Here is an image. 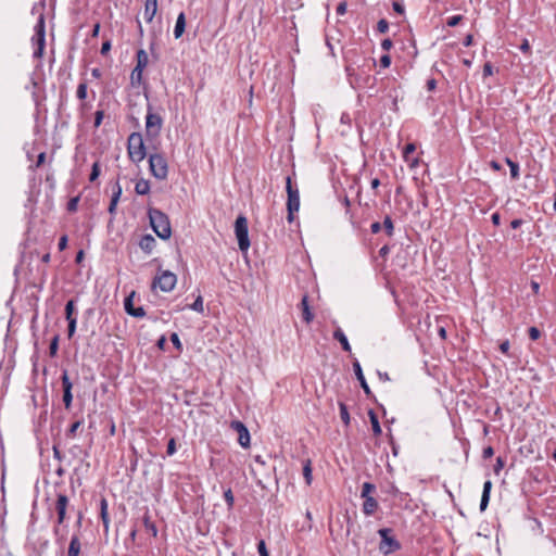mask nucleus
<instances>
[{
    "label": "nucleus",
    "instance_id": "obj_1",
    "mask_svg": "<svg viewBox=\"0 0 556 556\" xmlns=\"http://www.w3.org/2000/svg\"><path fill=\"white\" fill-rule=\"evenodd\" d=\"M149 219L152 229L161 239H168L172 236L169 219L166 214L157 208L149 210Z\"/></svg>",
    "mask_w": 556,
    "mask_h": 556
},
{
    "label": "nucleus",
    "instance_id": "obj_2",
    "mask_svg": "<svg viewBox=\"0 0 556 556\" xmlns=\"http://www.w3.org/2000/svg\"><path fill=\"white\" fill-rule=\"evenodd\" d=\"M127 151L129 159L134 163H140L141 161L144 160L147 152L141 134L132 132L128 137Z\"/></svg>",
    "mask_w": 556,
    "mask_h": 556
},
{
    "label": "nucleus",
    "instance_id": "obj_3",
    "mask_svg": "<svg viewBox=\"0 0 556 556\" xmlns=\"http://www.w3.org/2000/svg\"><path fill=\"white\" fill-rule=\"evenodd\" d=\"M286 189L288 193L287 219L289 223H292L294 219V213L300 210V193L298 187L292 185L291 177L289 176L286 179Z\"/></svg>",
    "mask_w": 556,
    "mask_h": 556
},
{
    "label": "nucleus",
    "instance_id": "obj_4",
    "mask_svg": "<svg viewBox=\"0 0 556 556\" xmlns=\"http://www.w3.org/2000/svg\"><path fill=\"white\" fill-rule=\"evenodd\" d=\"M235 233L238 240L239 249L242 252L248 251L250 248L248 219L242 215L238 216L236 219Z\"/></svg>",
    "mask_w": 556,
    "mask_h": 556
},
{
    "label": "nucleus",
    "instance_id": "obj_5",
    "mask_svg": "<svg viewBox=\"0 0 556 556\" xmlns=\"http://www.w3.org/2000/svg\"><path fill=\"white\" fill-rule=\"evenodd\" d=\"M149 166L151 174L159 180L167 177L168 166L165 157L161 154H151L149 156Z\"/></svg>",
    "mask_w": 556,
    "mask_h": 556
},
{
    "label": "nucleus",
    "instance_id": "obj_6",
    "mask_svg": "<svg viewBox=\"0 0 556 556\" xmlns=\"http://www.w3.org/2000/svg\"><path fill=\"white\" fill-rule=\"evenodd\" d=\"M378 533L381 538V542L379 544V551L383 555H389V554L400 549L401 544L399 543V541L395 538L391 536V529L382 528V529L378 530Z\"/></svg>",
    "mask_w": 556,
    "mask_h": 556
},
{
    "label": "nucleus",
    "instance_id": "obj_7",
    "mask_svg": "<svg viewBox=\"0 0 556 556\" xmlns=\"http://www.w3.org/2000/svg\"><path fill=\"white\" fill-rule=\"evenodd\" d=\"M163 119L159 114L151 111V106L148 109L146 116V132L149 138H155L160 135L162 129Z\"/></svg>",
    "mask_w": 556,
    "mask_h": 556
},
{
    "label": "nucleus",
    "instance_id": "obj_8",
    "mask_svg": "<svg viewBox=\"0 0 556 556\" xmlns=\"http://www.w3.org/2000/svg\"><path fill=\"white\" fill-rule=\"evenodd\" d=\"M177 277L174 273L165 270L154 278L153 287H159L163 292H169L174 289Z\"/></svg>",
    "mask_w": 556,
    "mask_h": 556
},
{
    "label": "nucleus",
    "instance_id": "obj_9",
    "mask_svg": "<svg viewBox=\"0 0 556 556\" xmlns=\"http://www.w3.org/2000/svg\"><path fill=\"white\" fill-rule=\"evenodd\" d=\"M70 507V500L68 497L63 494L59 493L55 501V511L58 514V525H62L66 519V511Z\"/></svg>",
    "mask_w": 556,
    "mask_h": 556
},
{
    "label": "nucleus",
    "instance_id": "obj_10",
    "mask_svg": "<svg viewBox=\"0 0 556 556\" xmlns=\"http://www.w3.org/2000/svg\"><path fill=\"white\" fill-rule=\"evenodd\" d=\"M231 429H233L236 432H238L239 438L238 442L242 447H249L250 446V433L248 428L243 425V422L239 420L231 421L230 425Z\"/></svg>",
    "mask_w": 556,
    "mask_h": 556
},
{
    "label": "nucleus",
    "instance_id": "obj_11",
    "mask_svg": "<svg viewBox=\"0 0 556 556\" xmlns=\"http://www.w3.org/2000/svg\"><path fill=\"white\" fill-rule=\"evenodd\" d=\"M61 381H62V387H63V403H64L65 408L68 409L72 406V401H73V394H72L73 383L71 382L66 370L63 371Z\"/></svg>",
    "mask_w": 556,
    "mask_h": 556
},
{
    "label": "nucleus",
    "instance_id": "obj_12",
    "mask_svg": "<svg viewBox=\"0 0 556 556\" xmlns=\"http://www.w3.org/2000/svg\"><path fill=\"white\" fill-rule=\"evenodd\" d=\"M353 370H354V374L357 378V380L359 381L361 383V387L362 389L364 390V392L369 395L370 394V388L369 386L367 384V381L364 377V374H363V370H362V367H361V364L357 359H355L353 362Z\"/></svg>",
    "mask_w": 556,
    "mask_h": 556
},
{
    "label": "nucleus",
    "instance_id": "obj_13",
    "mask_svg": "<svg viewBox=\"0 0 556 556\" xmlns=\"http://www.w3.org/2000/svg\"><path fill=\"white\" fill-rule=\"evenodd\" d=\"M121 195H122V187H121L119 182L116 181V184L113 187V193H112L111 202L109 205V213L111 215H115L117 203L121 199Z\"/></svg>",
    "mask_w": 556,
    "mask_h": 556
},
{
    "label": "nucleus",
    "instance_id": "obj_14",
    "mask_svg": "<svg viewBox=\"0 0 556 556\" xmlns=\"http://www.w3.org/2000/svg\"><path fill=\"white\" fill-rule=\"evenodd\" d=\"M156 245V241L153 236L151 235H144L139 241L140 249L146 252L147 254H150Z\"/></svg>",
    "mask_w": 556,
    "mask_h": 556
},
{
    "label": "nucleus",
    "instance_id": "obj_15",
    "mask_svg": "<svg viewBox=\"0 0 556 556\" xmlns=\"http://www.w3.org/2000/svg\"><path fill=\"white\" fill-rule=\"evenodd\" d=\"M157 11V0H146L143 16L148 23L152 22Z\"/></svg>",
    "mask_w": 556,
    "mask_h": 556
},
{
    "label": "nucleus",
    "instance_id": "obj_16",
    "mask_svg": "<svg viewBox=\"0 0 556 556\" xmlns=\"http://www.w3.org/2000/svg\"><path fill=\"white\" fill-rule=\"evenodd\" d=\"M185 28H186V16H185L184 12H180L177 16L175 28H174L175 39H179L184 35Z\"/></svg>",
    "mask_w": 556,
    "mask_h": 556
},
{
    "label": "nucleus",
    "instance_id": "obj_17",
    "mask_svg": "<svg viewBox=\"0 0 556 556\" xmlns=\"http://www.w3.org/2000/svg\"><path fill=\"white\" fill-rule=\"evenodd\" d=\"M33 41L37 45V49L34 51V58H41L46 45V35L35 34L33 36Z\"/></svg>",
    "mask_w": 556,
    "mask_h": 556
},
{
    "label": "nucleus",
    "instance_id": "obj_18",
    "mask_svg": "<svg viewBox=\"0 0 556 556\" xmlns=\"http://www.w3.org/2000/svg\"><path fill=\"white\" fill-rule=\"evenodd\" d=\"M492 489V482L490 480H486L483 484V491L482 496L480 501V510L483 511L488 507L489 501H490V492Z\"/></svg>",
    "mask_w": 556,
    "mask_h": 556
},
{
    "label": "nucleus",
    "instance_id": "obj_19",
    "mask_svg": "<svg viewBox=\"0 0 556 556\" xmlns=\"http://www.w3.org/2000/svg\"><path fill=\"white\" fill-rule=\"evenodd\" d=\"M301 308H302V316H303L304 321L306 324H309L313 320L314 315H313V313L309 309L307 295H304L302 298V300H301Z\"/></svg>",
    "mask_w": 556,
    "mask_h": 556
},
{
    "label": "nucleus",
    "instance_id": "obj_20",
    "mask_svg": "<svg viewBox=\"0 0 556 556\" xmlns=\"http://www.w3.org/2000/svg\"><path fill=\"white\" fill-rule=\"evenodd\" d=\"M416 150V146L414 143H408L403 149V157L404 160L409 163L410 167H416L418 165V159L410 160L409 155L413 154Z\"/></svg>",
    "mask_w": 556,
    "mask_h": 556
},
{
    "label": "nucleus",
    "instance_id": "obj_21",
    "mask_svg": "<svg viewBox=\"0 0 556 556\" xmlns=\"http://www.w3.org/2000/svg\"><path fill=\"white\" fill-rule=\"evenodd\" d=\"M333 338L338 340L345 352H351L349 340L341 328H337L333 332Z\"/></svg>",
    "mask_w": 556,
    "mask_h": 556
},
{
    "label": "nucleus",
    "instance_id": "obj_22",
    "mask_svg": "<svg viewBox=\"0 0 556 556\" xmlns=\"http://www.w3.org/2000/svg\"><path fill=\"white\" fill-rule=\"evenodd\" d=\"M378 508V502L374 497H367L363 503V511L366 516L372 515Z\"/></svg>",
    "mask_w": 556,
    "mask_h": 556
},
{
    "label": "nucleus",
    "instance_id": "obj_23",
    "mask_svg": "<svg viewBox=\"0 0 556 556\" xmlns=\"http://www.w3.org/2000/svg\"><path fill=\"white\" fill-rule=\"evenodd\" d=\"M80 547L79 538L77 535H73L68 545L67 556H79Z\"/></svg>",
    "mask_w": 556,
    "mask_h": 556
},
{
    "label": "nucleus",
    "instance_id": "obj_24",
    "mask_svg": "<svg viewBox=\"0 0 556 556\" xmlns=\"http://www.w3.org/2000/svg\"><path fill=\"white\" fill-rule=\"evenodd\" d=\"M100 515H101V519H102L104 529H105V531H108L110 519H109V513H108V502L105 498H102L100 502Z\"/></svg>",
    "mask_w": 556,
    "mask_h": 556
},
{
    "label": "nucleus",
    "instance_id": "obj_25",
    "mask_svg": "<svg viewBox=\"0 0 556 556\" xmlns=\"http://www.w3.org/2000/svg\"><path fill=\"white\" fill-rule=\"evenodd\" d=\"M136 58H137V64L135 67H139V70L144 71V68L147 67V65L149 63L148 53L143 49H140L137 51Z\"/></svg>",
    "mask_w": 556,
    "mask_h": 556
},
{
    "label": "nucleus",
    "instance_id": "obj_26",
    "mask_svg": "<svg viewBox=\"0 0 556 556\" xmlns=\"http://www.w3.org/2000/svg\"><path fill=\"white\" fill-rule=\"evenodd\" d=\"M142 70L135 67L130 74V84L132 87H139L142 84Z\"/></svg>",
    "mask_w": 556,
    "mask_h": 556
},
{
    "label": "nucleus",
    "instance_id": "obj_27",
    "mask_svg": "<svg viewBox=\"0 0 556 556\" xmlns=\"http://www.w3.org/2000/svg\"><path fill=\"white\" fill-rule=\"evenodd\" d=\"M135 191L137 194L144 195L150 192V184L148 180L140 179L137 181L135 186Z\"/></svg>",
    "mask_w": 556,
    "mask_h": 556
},
{
    "label": "nucleus",
    "instance_id": "obj_28",
    "mask_svg": "<svg viewBox=\"0 0 556 556\" xmlns=\"http://www.w3.org/2000/svg\"><path fill=\"white\" fill-rule=\"evenodd\" d=\"M369 419H370L371 428H372L375 435H380L381 427H380L377 415L372 410H369Z\"/></svg>",
    "mask_w": 556,
    "mask_h": 556
},
{
    "label": "nucleus",
    "instance_id": "obj_29",
    "mask_svg": "<svg viewBox=\"0 0 556 556\" xmlns=\"http://www.w3.org/2000/svg\"><path fill=\"white\" fill-rule=\"evenodd\" d=\"M303 476H304V479H305V482L306 484H311L312 483V480H313V476H312V465H311V460L307 459L303 466Z\"/></svg>",
    "mask_w": 556,
    "mask_h": 556
},
{
    "label": "nucleus",
    "instance_id": "obj_30",
    "mask_svg": "<svg viewBox=\"0 0 556 556\" xmlns=\"http://www.w3.org/2000/svg\"><path fill=\"white\" fill-rule=\"evenodd\" d=\"M506 163L509 166L511 178L518 179L519 178V165L508 157L506 159Z\"/></svg>",
    "mask_w": 556,
    "mask_h": 556
},
{
    "label": "nucleus",
    "instance_id": "obj_31",
    "mask_svg": "<svg viewBox=\"0 0 556 556\" xmlns=\"http://www.w3.org/2000/svg\"><path fill=\"white\" fill-rule=\"evenodd\" d=\"M375 489H376V488H375V485H374L372 483H370V482H365V483H363V485H362V493H361V496H362L364 500H365V498H367V497H371V496H370V493H371L372 491H375Z\"/></svg>",
    "mask_w": 556,
    "mask_h": 556
},
{
    "label": "nucleus",
    "instance_id": "obj_32",
    "mask_svg": "<svg viewBox=\"0 0 556 556\" xmlns=\"http://www.w3.org/2000/svg\"><path fill=\"white\" fill-rule=\"evenodd\" d=\"M339 408H340V417L342 419V421L345 424V425H349L350 422V414L348 412V407L344 403H339Z\"/></svg>",
    "mask_w": 556,
    "mask_h": 556
},
{
    "label": "nucleus",
    "instance_id": "obj_33",
    "mask_svg": "<svg viewBox=\"0 0 556 556\" xmlns=\"http://www.w3.org/2000/svg\"><path fill=\"white\" fill-rule=\"evenodd\" d=\"M383 228L389 237L393 236L394 226L390 216L384 217Z\"/></svg>",
    "mask_w": 556,
    "mask_h": 556
},
{
    "label": "nucleus",
    "instance_id": "obj_34",
    "mask_svg": "<svg viewBox=\"0 0 556 556\" xmlns=\"http://www.w3.org/2000/svg\"><path fill=\"white\" fill-rule=\"evenodd\" d=\"M74 311H75L74 301L73 300L67 301V303L65 305V317H66V320H70L71 318H75L73 316Z\"/></svg>",
    "mask_w": 556,
    "mask_h": 556
},
{
    "label": "nucleus",
    "instance_id": "obj_35",
    "mask_svg": "<svg viewBox=\"0 0 556 556\" xmlns=\"http://www.w3.org/2000/svg\"><path fill=\"white\" fill-rule=\"evenodd\" d=\"M76 96L79 100H84L87 97V84L80 83L77 87Z\"/></svg>",
    "mask_w": 556,
    "mask_h": 556
},
{
    "label": "nucleus",
    "instance_id": "obj_36",
    "mask_svg": "<svg viewBox=\"0 0 556 556\" xmlns=\"http://www.w3.org/2000/svg\"><path fill=\"white\" fill-rule=\"evenodd\" d=\"M190 308L198 312V313H202L203 312V300H202V296L199 295L195 301L190 305Z\"/></svg>",
    "mask_w": 556,
    "mask_h": 556
},
{
    "label": "nucleus",
    "instance_id": "obj_37",
    "mask_svg": "<svg viewBox=\"0 0 556 556\" xmlns=\"http://www.w3.org/2000/svg\"><path fill=\"white\" fill-rule=\"evenodd\" d=\"M35 34H42L46 35L45 30V18L43 15H40L38 18L37 24L35 25Z\"/></svg>",
    "mask_w": 556,
    "mask_h": 556
},
{
    "label": "nucleus",
    "instance_id": "obj_38",
    "mask_svg": "<svg viewBox=\"0 0 556 556\" xmlns=\"http://www.w3.org/2000/svg\"><path fill=\"white\" fill-rule=\"evenodd\" d=\"M224 498L228 505V508L229 509L232 508L233 503H235V497H233L232 491L230 489H228L224 492Z\"/></svg>",
    "mask_w": 556,
    "mask_h": 556
},
{
    "label": "nucleus",
    "instance_id": "obj_39",
    "mask_svg": "<svg viewBox=\"0 0 556 556\" xmlns=\"http://www.w3.org/2000/svg\"><path fill=\"white\" fill-rule=\"evenodd\" d=\"M99 175H100V164L98 162H94L92 165L89 180L94 181L99 177Z\"/></svg>",
    "mask_w": 556,
    "mask_h": 556
},
{
    "label": "nucleus",
    "instance_id": "obj_40",
    "mask_svg": "<svg viewBox=\"0 0 556 556\" xmlns=\"http://www.w3.org/2000/svg\"><path fill=\"white\" fill-rule=\"evenodd\" d=\"M58 348H59V336H55L52 339L50 346H49V353L51 356H54L56 354Z\"/></svg>",
    "mask_w": 556,
    "mask_h": 556
},
{
    "label": "nucleus",
    "instance_id": "obj_41",
    "mask_svg": "<svg viewBox=\"0 0 556 556\" xmlns=\"http://www.w3.org/2000/svg\"><path fill=\"white\" fill-rule=\"evenodd\" d=\"M68 321V327H67V336L68 338H72L76 331V324H77V319L76 318H71Z\"/></svg>",
    "mask_w": 556,
    "mask_h": 556
},
{
    "label": "nucleus",
    "instance_id": "obj_42",
    "mask_svg": "<svg viewBox=\"0 0 556 556\" xmlns=\"http://www.w3.org/2000/svg\"><path fill=\"white\" fill-rule=\"evenodd\" d=\"M128 314L130 316L141 318V317L146 316V311L143 309V307L140 306V307H135L132 311L128 309Z\"/></svg>",
    "mask_w": 556,
    "mask_h": 556
},
{
    "label": "nucleus",
    "instance_id": "obj_43",
    "mask_svg": "<svg viewBox=\"0 0 556 556\" xmlns=\"http://www.w3.org/2000/svg\"><path fill=\"white\" fill-rule=\"evenodd\" d=\"M81 424H83L81 420H77L74 424H72L66 435L73 438L75 435L76 431L78 430V428L81 426Z\"/></svg>",
    "mask_w": 556,
    "mask_h": 556
},
{
    "label": "nucleus",
    "instance_id": "obj_44",
    "mask_svg": "<svg viewBox=\"0 0 556 556\" xmlns=\"http://www.w3.org/2000/svg\"><path fill=\"white\" fill-rule=\"evenodd\" d=\"M463 16L462 15H453L451 17L447 18V26L450 27H455L459 24V22L462 21Z\"/></svg>",
    "mask_w": 556,
    "mask_h": 556
},
{
    "label": "nucleus",
    "instance_id": "obj_45",
    "mask_svg": "<svg viewBox=\"0 0 556 556\" xmlns=\"http://www.w3.org/2000/svg\"><path fill=\"white\" fill-rule=\"evenodd\" d=\"M377 29L381 34L387 33L389 29V23L386 20H380L377 24Z\"/></svg>",
    "mask_w": 556,
    "mask_h": 556
},
{
    "label": "nucleus",
    "instance_id": "obj_46",
    "mask_svg": "<svg viewBox=\"0 0 556 556\" xmlns=\"http://www.w3.org/2000/svg\"><path fill=\"white\" fill-rule=\"evenodd\" d=\"M170 341H172V343L175 345V348L177 350H179V351L182 350V344H181V341H180V339H179L177 333H172L170 334Z\"/></svg>",
    "mask_w": 556,
    "mask_h": 556
},
{
    "label": "nucleus",
    "instance_id": "obj_47",
    "mask_svg": "<svg viewBox=\"0 0 556 556\" xmlns=\"http://www.w3.org/2000/svg\"><path fill=\"white\" fill-rule=\"evenodd\" d=\"M166 453H167L168 456H172V455H174L176 453V441H175L174 438H172L168 441Z\"/></svg>",
    "mask_w": 556,
    "mask_h": 556
},
{
    "label": "nucleus",
    "instance_id": "obj_48",
    "mask_svg": "<svg viewBox=\"0 0 556 556\" xmlns=\"http://www.w3.org/2000/svg\"><path fill=\"white\" fill-rule=\"evenodd\" d=\"M134 294H135V293L132 292L129 296H127V298L125 299L124 307H125V311H126V313H127V314H128V309H129V311H132V309L135 308V307H134V304H132V296H134Z\"/></svg>",
    "mask_w": 556,
    "mask_h": 556
},
{
    "label": "nucleus",
    "instance_id": "obj_49",
    "mask_svg": "<svg viewBox=\"0 0 556 556\" xmlns=\"http://www.w3.org/2000/svg\"><path fill=\"white\" fill-rule=\"evenodd\" d=\"M257 551L260 556H269L268 551L266 548V544L263 540H261L257 544Z\"/></svg>",
    "mask_w": 556,
    "mask_h": 556
},
{
    "label": "nucleus",
    "instance_id": "obj_50",
    "mask_svg": "<svg viewBox=\"0 0 556 556\" xmlns=\"http://www.w3.org/2000/svg\"><path fill=\"white\" fill-rule=\"evenodd\" d=\"M144 525H146V528H147L148 530H150L154 536L157 534L156 527H155V525H154L153 522H151V521L149 520V517H146V518H144Z\"/></svg>",
    "mask_w": 556,
    "mask_h": 556
},
{
    "label": "nucleus",
    "instance_id": "obj_51",
    "mask_svg": "<svg viewBox=\"0 0 556 556\" xmlns=\"http://www.w3.org/2000/svg\"><path fill=\"white\" fill-rule=\"evenodd\" d=\"M541 331L536 327H531L529 329V337L531 340L535 341L540 338Z\"/></svg>",
    "mask_w": 556,
    "mask_h": 556
},
{
    "label": "nucleus",
    "instance_id": "obj_52",
    "mask_svg": "<svg viewBox=\"0 0 556 556\" xmlns=\"http://www.w3.org/2000/svg\"><path fill=\"white\" fill-rule=\"evenodd\" d=\"M103 117H104L103 111L96 112V116H94V126L96 127H99L101 125Z\"/></svg>",
    "mask_w": 556,
    "mask_h": 556
},
{
    "label": "nucleus",
    "instance_id": "obj_53",
    "mask_svg": "<svg viewBox=\"0 0 556 556\" xmlns=\"http://www.w3.org/2000/svg\"><path fill=\"white\" fill-rule=\"evenodd\" d=\"M391 64V58L388 54H384L380 58V65L384 68L389 67Z\"/></svg>",
    "mask_w": 556,
    "mask_h": 556
},
{
    "label": "nucleus",
    "instance_id": "obj_54",
    "mask_svg": "<svg viewBox=\"0 0 556 556\" xmlns=\"http://www.w3.org/2000/svg\"><path fill=\"white\" fill-rule=\"evenodd\" d=\"M509 348H510V344H509V341L508 340H505L503 341L501 344H500V350L502 353L504 354H507L508 351H509Z\"/></svg>",
    "mask_w": 556,
    "mask_h": 556
},
{
    "label": "nucleus",
    "instance_id": "obj_55",
    "mask_svg": "<svg viewBox=\"0 0 556 556\" xmlns=\"http://www.w3.org/2000/svg\"><path fill=\"white\" fill-rule=\"evenodd\" d=\"M336 11H337V14H338V15H343V14H345V12H346V3H345V2H340V3L338 4V7H337V10H336Z\"/></svg>",
    "mask_w": 556,
    "mask_h": 556
},
{
    "label": "nucleus",
    "instance_id": "obj_56",
    "mask_svg": "<svg viewBox=\"0 0 556 556\" xmlns=\"http://www.w3.org/2000/svg\"><path fill=\"white\" fill-rule=\"evenodd\" d=\"M77 203H78V198H73L68 201L67 203V208L68 211H75L76 207H77Z\"/></svg>",
    "mask_w": 556,
    "mask_h": 556
},
{
    "label": "nucleus",
    "instance_id": "obj_57",
    "mask_svg": "<svg viewBox=\"0 0 556 556\" xmlns=\"http://www.w3.org/2000/svg\"><path fill=\"white\" fill-rule=\"evenodd\" d=\"M493 74V67L490 63H485L484 66H483V75L484 76H490Z\"/></svg>",
    "mask_w": 556,
    "mask_h": 556
},
{
    "label": "nucleus",
    "instance_id": "obj_58",
    "mask_svg": "<svg viewBox=\"0 0 556 556\" xmlns=\"http://www.w3.org/2000/svg\"><path fill=\"white\" fill-rule=\"evenodd\" d=\"M58 245H59V250L63 251L67 247V237L66 236L61 237Z\"/></svg>",
    "mask_w": 556,
    "mask_h": 556
},
{
    "label": "nucleus",
    "instance_id": "obj_59",
    "mask_svg": "<svg viewBox=\"0 0 556 556\" xmlns=\"http://www.w3.org/2000/svg\"><path fill=\"white\" fill-rule=\"evenodd\" d=\"M45 161H46V153L45 152L39 153L35 167L41 166L45 163Z\"/></svg>",
    "mask_w": 556,
    "mask_h": 556
},
{
    "label": "nucleus",
    "instance_id": "obj_60",
    "mask_svg": "<svg viewBox=\"0 0 556 556\" xmlns=\"http://www.w3.org/2000/svg\"><path fill=\"white\" fill-rule=\"evenodd\" d=\"M111 50V42L104 41L101 47V54H106Z\"/></svg>",
    "mask_w": 556,
    "mask_h": 556
},
{
    "label": "nucleus",
    "instance_id": "obj_61",
    "mask_svg": "<svg viewBox=\"0 0 556 556\" xmlns=\"http://www.w3.org/2000/svg\"><path fill=\"white\" fill-rule=\"evenodd\" d=\"M370 230L372 233H378L381 230V224L379 222H375L370 226Z\"/></svg>",
    "mask_w": 556,
    "mask_h": 556
},
{
    "label": "nucleus",
    "instance_id": "obj_62",
    "mask_svg": "<svg viewBox=\"0 0 556 556\" xmlns=\"http://www.w3.org/2000/svg\"><path fill=\"white\" fill-rule=\"evenodd\" d=\"M503 467H504V460H503L501 457H498V458L496 459V465L494 466V471H495L496 473H498V471H500Z\"/></svg>",
    "mask_w": 556,
    "mask_h": 556
},
{
    "label": "nucleus",
    "instance_id": "obj_63",
    "mask_svg": "<svg viewBox=\"0 0 556 556\" xmlns=\"http://www.w3.org/2000/svg\"><path fill=\"white\" fill-rule=\"evenodd\" d=\"M491 220L495 226H498L501 224V216L498 213H494L491 216Z\"/></svg>",
    "mask_w": 556,
    "mask_h": 556
},
{
    "label": "nucleus",
    "instance_id": "obj_64",
    "mask_svg": "<svg viewBox=\"0 0 556 556\" xmlns=\"http://www.w3.org/2000/svg\"><path fill=\"white\" fill-rule=\"evenodd\" d=\"M391 47H392V41H391V39H384V40H382V42H381V48H382L383 50H389Z\"/></svg>",
    "mask_w": 556,
    "mask_h": 556
}]
</instances>
